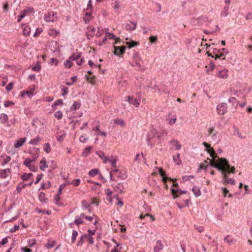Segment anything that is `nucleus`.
Listing matches in <instances>:
<instances>
[{
	"label": "nucleus",
	"instance_id": "nucleus-1",
	"mask_svg": "<svg viewBox=\"0 0 252 252\" xmlns=\"http://www.w3.org/2000/svg\"><path fill=\"white\" fill-rule=\"evenodd\" d=\"M211 162V166L220 171L223 176V183L235 185V180L229 179L228 174L229 173H235V168L234 166H231L229 161L224 158H218L217 160L209 159Z\"/></svg>",
	"mask_w": 252,
	"mask_h": 252
},
{
	"label": "nucleus",
	"instance_id": "nucleus-2",
	"mask_svg": "<svg viewBox=\"0 0 252 252\" xmlns=\"http://www.w3.org/2000/svg\"><path fill=\"white\" fill-rule=\"evenodd\" d=\"M167 134V132L164 129H161L160 131H158L157 129L153 128L148 134L147 137V144L152 146L154 145L156 142V139L159 140L162 137L166 136Z\"/></svg>",
	"mask_w": 252,
	"mask_h": 252
},
{
	"label": "nucleus",
	"instance_id": "nucleus-3",
	"mask_svg": "<svg viewBox=\"0 0 252 252\" xmlns=\"http://www.w3.org/2000/svg\"><path fill=\"white\" fill-rule=\"evenodd\" d=\"M57 19V13L53 11L49 12L44 17V20L46 22H54Z\"/></svg>",
	"mask_w": 252,
	"mask_h": 252
},
{
	"label": "nucleus",
	"instance_id": "nucleus-4",
	"mask_svg": "<svg viewBox=\"0 0 252 252\" xmlns=\"http://www.w3.org/2000/svg\"><path fill=\"white\" fill-rule=\"evenodd\" d=\"M227 109V105L224 102L221 103L220 105H218L217 107L218 114L221 115H223L226 113Z\"/></svg>",
	"mask_w": 252,
	"mask_h": 252
},
{
	"label": "nucleus",
	"instance_id": "nucleus-5",
	"mask_svg": "<svg viewBox=\"0 0 252 252\" xmlns=\"http://www.w3.org/2000/svg\"><path fill=\"white\" fill-rule=\"evenodd\" d=\"M203 144L205 148H207V151L208 153L210 154L211 157L213 158H216L218 157V156L216 155L215 153L214 149L212 147H211L210 145H209V144L205 142H204L203 143Z\"/></svg>",
	"mask_w": 252,
	"mask_h": 252
},
{
	"label": "nucleus",
	"instance_id": "nucleus-6",
	"mask_svg": "<svg viewBox=\"0 0 252 252\" xmlns=\"http://www.w3.org/2000/svg\"><path fill=\"white\" fill-rule=\"evenodd\" d=\"M125 101L129 102L130 104H133L136 107H138L139 105V100L134 98L132 96H128L125 97Z\"/></svg>",
	"mask_w": 252,
	"mask_h": 252
},
{
	"label": "nucleus",
	"instance_id": "nucleus-7",
	"mask_svg": "<svg viewBox=\"0 0 252 252\" xmlns=\"http://www.w3.org/2000/svg\"><path fill=\"white\" fill-rule=\"evenodd\" d=\"M114 54L120 56L125 53L126 48L124 46L121 47L114 46Z\"/></svg>",
	"mask_w": 252,
	"mask_h": 252
},
{
	"label": "nucleus",
	"instance_id": "nucleus-8",
	"mask_svg": "<svg viewBox=\"0 0 252 252\" xmlns=\"http://www.w3.org/2000/svg\"><path fill=\"white\" fill-rule=\"evenodd\" d=\"M137 24L132 21H128L125 24V28L126 30L133 31L136 29Z\"/></svg>",
	"mask_w": 252,
	"mask_h": 252
},
{
	"label": "nucleus",
	"instance_id": "nucleus-9",
	"mask_svg": "<svg viewBox=\"0 0 252 252\" xmlns=\"http://www.w3.org/2000/svg\"><path fill=\"white\" fill-rule=\"evenodd\" d=\"M163 249V246L160 240H158L156 246L154 247V252H159Z\"/></svg>",
	"mask_w": 252,
	"mask_h": 252
},
{
	"label": "nucleus",
	"instance_id": "nucleus-10",
	"mask_svg": "<svg viewBox=\"0 0 252 252\" xmlns=\"http://www.w3.org/2000/svg\"><path fill=\"white\" fill-rule=\"evenodd\" d=\"M22 28L23 29V34L25 36H28L31 32L30 28L25 24H22Z\"/></svg>",
	"mask_w": 252,
	"mask_h": 252
},
{
	"label": "nucleus",
	"instance_id": "nucleus-11",
	"mask_svg": "<svg viewBox=\"0 0 252 252\" xmlns=\"http://www.w3.org/2000/svg\"><path fill=\"white\" fill-rule=\"evenodd\" d=\"M81 53L78 52L77 50H76V52L74 53L69 58V60L71 61H77L79 59L81 58Z\"/></svg>",
	"mask_w": 252,
	"mask_h": 252
},
{
	"label": "nucleus",
	"instance_id": "nucleus-12",
	"mask_svg": "<svg viewBox=\"0 0 252 252\" xmlns=\"http://www.w3.org/2000/svg\"><path fill=\"white\" fill-rule=\"evenodd\" d=\"M26 140V138H19L17 141L14 144V147L15 148H19L23 145L24 142Z\"/></svg>",
	"mask_w": 252,
	"mask_h": 252
},
{
	"label": "nucleus",
	"instance_id": "nucleus-13",
	"mask_svg": "<svg viewBox=\"0 0 252 252\" xmlns=\"http://www.w3.org/2000/svg\"><path fill=\"white\" fill-rule=\"evenodd\" d=\"M166 120L168 122V124L172 126L176 123L177 118H176V116H173V117H171V115L170 114H169L167 116Z\"/></svg>",
	"mask_w": 252,
	"mask_h": 252
},
{
	"label": "nucleus",
	"instance_id": "nucleus-14",
	"mask_svg": "<svg viewBox=\"0 0 252 252\" xmlns=\"http://www.w3.org/2000/svg\"><path fill=\"white\" fill-rule=\"evenodd\" d=\"M10 173V169L9 168L1 170L0 171V176L2 178H6Z\"/></svg>",
	"mask_w": 252,
	"mask_h": 252
},
{
	"label": "nucleus",
	"instance_id": "nucleus-15",
	"mask_svg": "<svg viewBox=\"0 0 252 252\" xmlns=\"http://www.w3.org/2000/svg\"><path fill=\"white\" fill-rule=\"evenodd\" d=\"M38 198L42 203H46L48 201V199L45 197V194L42 191L39 193Z\"/></svg>",
	"mask_w": 252,
	"mask_h": 252
},
{
	"label": "nucleus",
	"instance_id": "nucleus-16",
	"mask_svg": "<svg viewBox=\"0 0 252 252\" xmlns=\"http://www.w3.org/2000/svg\"><path fill=\"white\" fill-rule=\"evenodd\" d=\"M224 240L225 242L227 243L229 245L233 244L236 242V241L234 239L232 238L230 235H227L226 237H225Z\"/></svg>",
	"mask_w": 252,
	"mask_h": 252
},
{
	"label": "nucleus",
	"instance_id": "nucleus-17",
	"mask_svg": "<svg viewBox=\"0 0 252 252\" xmlns=\"http://www.w3.org/2000/svg\"><path fill=\"white\" fill-rule=\"evenodd\" d=\"M40 163L42 164L40 166V169L41 170L45 171V168H46L48 167V165L46 163V158H43L41 161H40Z\"/></svg>",
	"mask_w": 252,
	"mask_h": 252
},
{
	"label": "nucleus",
	"instance_id": "nucleus-18",
	"mask_svg": "<svg viewBox=\"0 0 252 252\" xmlns=\"http://www.w3.org/2000/svg\"><path fill=\"white\" fill-rule=\"evenodd\" d=\"M158 169L159 174L162 177V181L164 182H166L168 178L166 176L165 172L161 168H158Z\"/></svg>",
	"mask_w": 252,
	"mask_h": 252
},
{
	"label": "nucleus",
	"instance_id": "nucleus-19",
	"mask_svg": "<svg viewBox=\"0 0 252 252\" xmlns=\"http://www.w3.org/2000/svg\"><path fill=\"white\" fill-rule=\"evenodd\" d=\"M81 105V103L80 101H74L73 105L70 107V110L71 111H75L78 109Z\"/></svg>",
	"mask_w": 252,
	"mask_h": 252
},
{
	"label": "nucleus",
	"instance_id": "nucleus-20",
	"mask_svg": "<svg viewBox=\"0 0 252 252\" xmlns=\"http://www.w3.org/2000/svg\"><path fill=\"white\" fill-rule=\"evenodd\" d=\"M218 76L220 78H225L227 77V70H222L218 73Z\"/></svg>",
	"mask_w": 252,
	"mask_h": 252
},
{
	"label": "nucleus",
	"instance_id": "nucleus-21",
	"mask_svg": "<svg viewBox=\"0 0 252 252\" xmlns=\"http://www.w3.org/2000/svg\"><path fill=\"white\" fill-rule=\"evenodd\" d=\"M229 102L231 103L235 108H237L239 104V101L236 100V98L234 97L229 98Z\"/></svg>",
	"mask_w": 252,
	"mask_h": 252
},
{
	"label": "nucleus",
	"instance_id": "nucleus-22",
	"mask_svg": "<svg viewBox=\"0 0 252 252\" xmlns=\"http://www.w3.org/2000/svg\"><path fill=\"white\" fill-rule=\"evenodd\" d=\"M0 121L1 123H5L8 121V116L4 113H1L0 114Z\"/></svg>",
	"mask_w": 252,
	"mask_h": 252
},
{
	"label": "nucleus",
	"instance_id": "nucleus-23",
	"mask_svg": "<svg viewBox=\"0 0 252 252\" xmlns=\"http://www.w3.org/2000/svg\"><path fill=\"white\" fill-rule=\"evenodd\" d=\"M26 95H27L29 97H30L33 95V93H32V92H30V91H25L21 92L20 96L24 98Z\"/></svg>",
	"mask_w": 252,
	"mask_h": 252
},
{
	"label": "nucleus",
	"instance_id": "nucleus-24",
	"mask_svg": "<svg viewBox=\"0 0 252 252\" xmlns=\"http://www.w3.org/2000/svg\"><path fill=\"white\" fill-rule=\"evenodd\" d=\"M98 173L99 170L98 169H93L89 171L88 175L90 177H93L98 174Z\"/></svg>",
	"mask_w": 252,
	"mask_h": 252
},
{
	"label": "nucleus",
	"instance_id": "nucleus-25",
	"mask_svg": "<svg viewBox=\"0 0 252 252\" xmlns=\"http://www.w3.org/2000/svg\"><path fill=\"white\" fill-rule=\"evenodd\" d=\"M192 191L196 197H198L201 194L200 190L197 187H194L192 189Z\"/></svg>",
	"mask_w": 252,
	"mask_h": 252
},
{
	"label": "nucleus",
	"instance_id": "nucleus-26",
	"mask_svg": "<svg viewBox=\"0 0 252 252\" xmlns=\"http://www.w3.org/2000/svg\"><path fill=\"white\" fill-rule=\"evenodd\" d=\"M220 50H218L217 49H214L213 51V54H215V56L214 57L215 58V60H217V59H220L221 57L223 56V53L222 52H221L220 54H218L217 53L219 52Z\"/></svg>",
	"mask_w": 252,
	"mask_h": 252
},
{
	"label": "nucleus",
	"instance_id": "nucleus-27",
	"mask_svg": "<svg viewBox=\"0 0 252 252\" xmlns=\"http://www.w3.org/2000/svg\"><path fill=\"white\" fill-rule=\"evenodd\" d=\"M106 34L107 37H108L110 39H114L116 40L115 44H116L118 42V40H120L119 38H116V36L113 33L108 32Z\"/></svg>",
	"mask_w": 252,
	"mask_h": 252
},
{
	"label": "nucleus",
	"instance_id": "nucleus-28",
	"mask_svg": "<svg viewBox=\"0 0 252 252\" xmlns=\"http://www.w3.org/2000/svg\"><path fill=\"white\" fill-rule=\"evenodd\" d=\"M63 104V100L61 99L57 100L52 105V107L54 109H56V106L59 105H62Z\"/></svg>",
	"mask_w": 252,
	"mask_h": 252
},
{
	"label": "nucleus",
	"instance_id": "nucleus-29",
	"mask_svg": "<svg viewBox=\"0 0 252 252\" xmlns=\"http://www.w3.org/2000/svg\"><path fill=\"white\" fill-rule=\"evenodd\" d=\"M175 143V149L176 150H179L181 148V144H179L177 140H172L170 141V143L171 144L172 143Z\"/></svg>",
	"mask_w": 252,
	"mask_h": 252
},
{
	"label": "nucleus",
	"instance_id": "nucleus-30",
	"mask_svg": "<svg viewBox=\"0 0 252 252\" xmlns=\"http://www.w3.org/2000/svg\"><path fill=\"white\" fill-rule=\"evenodd\" d=\"M84 222V221L82 220L81 219H80V217H79V216H76L75 217V219L74 221V223L76 224L77 225H80V224H82Z\"/></svg>",
	"mask_w": 252,
	"mask_h": 252
},
{
	"label": "nucleus",
	"instance_id": "nucleus-31",
	"mask_svg": "<svg viewBox=\"0 0 252 252\" xmlns=\"http://www.w3.org/2000/svg\"><path fill=\"white\" fill-rule=\"evenodd\" d=\"M180 155L177 154L176 156H173V158L175 162H176V164L179 165L181 163V160L179 159Z\"/></svg>",
	"mask_w": 252,
	"mask_h": 252
},
{
	"label": "nucleus",
	"instance_id": "nucleus-32",
	"mask_svg": "<svg viewBox=\"0 0 252 252\" xmlns=\"http://www.w3.org/2000/svg\"><path fill=\"white\" fill-rule=\"evenodd\" d=\"M39 140L40 137L39 136H37L36 138L31 139L29 143L32 145H36L39 142Z\"/></svg>",
	"mask_w": 252,
	"mask_h": 252
},
{
	"label": "nucleus",
	"instance_id": "nucleus-33",
	"mask_svg": "<svg viewBox=\"0 0 252 252\" xmlns=\"http://www.w3.org/2000/svg\"><path fill=\"white\" fill-rule=\"evenodd\" d=\"M78 235V232L76 230H73L71 237V242L73 243L75 242L76 237Z\"/></svg>",
	"mask_w": 252,
	"mask_h": 252
},
{
	"label": "nucleus",
	"instance_id": "nucleus-34",
	"mask_svg": "<svg viewBox=\"0 0 252 252\" xmlns=\"http://www.w3.org/2000/svg\"><path fill=\"white\" fill-rule=\"evenodd\" d=\"M44 150L48 154L51 151L50 145L49 143L44 144Z\"/></svg>",
	"mask_w": 252,
	"mask_h": 252
},
{
	"label": "nucleus",
	"instance_id": "nucleus-35",
	"mask_svg": "<svg viewBox=\"0 0 252 252\" xmlns=\"http://www.w3.org/2000/svg\"><path fill=\"white\" fill-rule=\"evenodd\" d=\"M86 237H87V234H83L81 236V238H80V240L78 241L77 246H82L83 242L84 239H86Z\"/></svg>",
	"mask_w": 252,
	"mask_h": 252
},
{
	"label": "nucleus",
	"instance_id": "nucleus-36",
	"mask_svg": "<svg viewBox=\"0 0 252 252\" xmlns=\"http://www.w3.org/2000/svg\"><path fill=\"white\" fill-rule=\"evenodd\" d=\"M54 116L58 120H60L63 117L62 112L60 110L58 111L55 113Z\"/></svg>",
	"mask_w": 252,
	"mask_h": 252
},
{
	"label": "nucleus",
	"instance_id": "nucleus-37",
	"mask_svg": "<svg viewBox=\"0 0 252 252\" xmlns=\"http://www.w3.org/2000/svg\"><path fill=\"white\" fill-rule=\"evenodd\" d=\"M26 14L23 12L22 10L20 11L19 15H18V18L17 19L18 22H20L23 18H24L26 16Z\"/></svg>",
	"mask_w": 252,
	"mask_h": 252
},
{
	"label": "nucleus",
	"instance_id": "nucleus-38",
	"mask_svg": "<svg viewBox=\"0 0 252 252\" xmlns=\"http://www.w3.org/2000/svg\"><path fill=\"white\" fill-rule=\"evenodd\" d=\"M26 186H27L26 184L21 183L16 188L17 192H20Z\"/></svg>",
	"mask_w": 252,
	"mask_h": 252
},
{
	"label": "nucleus",
	"instance_id": "nucleus-39",
	"mask_svg": "<svg viewBox=\"0 0 252 252\" xmlns=\"http://www.w3.org/2000/svg\"><path fill=\"white\" fill-rule=\"evenodd\" d=\"M68 184H71L73 185L75 187L78 186L80 184V180L79 179H76L73 180L71 183H68Z\"/></svg>",
	"mask_w": 252,
	"mask_h": 252
},
{
	"label": "nucleus",
	"instance_id": "nucleus-40",
	"mask_svg": "<svg viewBox=\"0 0 252 252\" xmlns=\"http://www.w3.org/2000/svg\"><path fill=\"white\" fill-rule=\"evenodd\" d=\"M71 60H66L64 62V66L68 68H70L72 66V63L70 61Z\"/></svg>",
	"mask_w": 252,
	"mask_h": 252
},
{
	"label": "nucleus",
	"instance_id": "nucleus-41",
	"mask_svg": "<svg viewBox=\"0 0 252 252\" xmlns=\"http://www.w3.org/2000/svg\"><path fill=\"white\" fill-rule=\"evenodd\" d=\"M10 160L11 157L10 156H5L2 159V165L7 164Z\"/></svg>",
	"mask_w": 252,
	"mask_h": 252
},
{
	"label": "nucleus",
	"instance_id": "nucleus-42",
	"mask_svg": "<svg viewBox=\"0 0 252 252\" xmlns=\"http://www.w3.org/2000/svg\"><path fill=\"white\" fill-rule=\"evenodd\" d=\"M126 44L128 46L129 48H132L138 45V43L135 41L127 42Z\"/></svg>",
	"mask_w": 252,
	"mask_h": 252
},
{
	"label": "nucleus",
	"instance_id": "nucleus-43",
	"mask_svg": "<svg viewBox=\"0 0 252 252\" xmlns=\"http://www.w3.org/2000/svg\"><path fill=\"white\" fill-rule=\"evenodd\" d=\"M51 186V183L50 181H48V183H47V185L46 186V185L43 184V183H42L41 184V187H40V188L39 189H46L47 188H50Z\"/></svg>",
	"mask_w": 252,
	"mask_h": 252
},
{
	"label": "nucleus",
	"instance_id": "nucleus-44",
	"mask_svg": "<svg viewBox=\"0 0 252 252\" xmlns=\"http://www.w3.org/2000/svg\"><path fill=\"white\" fill-rule=\"evenodd\" d=\"M91 150V147H88L86 148L85 149V150L83 151V155L85 157H87L90 154Z\"/></svg>",
	"mask_w": 252,
	"mask_h": 252
},
{
	"label": "nucleus",
	"instance_id": "nucleus-45",
	"mask_svg": "<svg viewBox=\"0 0 252 252\" xmlns=\"http://www.w3.org/2000/svg\"><path fill=\"white\" fill-rule=\"evenodd\" d=\"M32 162V160H31V159L29 158H27L25 159V161H24V164L26 166L28 167L29 165H31V163Z\"/></svg>",
	"mask_w": 252,
	"mask_h": 252
},
{
	"label": "nucleus",
	"instance_id": "nucleus-46",
	"mask_svg": "<svg viewBox=\"0 0 252 252\" xmlns=\"http://www.w3.org/2000/svg\"><path fill=\"white\" fill-rule=\"evenodd\" d=\"M28 168L29 169L32 171H33V172H36L38 170V167L37 166H35L34 165H29V166H28Z\"/></svg>",
	"mask_w": 252,
	"mask_h": 252
},
{
	"label": "nucleus",
	"instance_id": "nucleus-47",
	"mask_svg": "<svg viewBox=\"0 0 252 252\" xmlns=\"http://www.w3.org/2000/svg\"><path fill=\"white\" fill-rule=\"evenodd\" d=\"M86 239H87V241L90 244H93L94 243V238L92 236H88L87 234V237H86Z\"/></svg>",
	"mask_w": 252,
	"mask_h": 252
},
{
	"label": "nucleus",
	"instance_id": "nucleus-48",
	"mask_svg": "<svg viewBox=\"0 0 252 252\" xmlns=\"http://www.w3.org/2000/svg\"><path fill=\"white\" fill-rule=\"evenodd\" d=\"M13 83L12 82H10L6 87L5 89L8 92L10 91L13 88Z\"/></svg>",
	"mask_w": 252,
	"mask_h": 252
},
{
	"label": "nucleus",
	"instance_id": "nucleus-49",
	"mask_svg": "<svg viewBox=\"0 0 252 252\" xmlns=\"http://www.w3.org/2000/svg\"><path fill=\"white\" fill-rule=\"evenodd\" d=\"M115 123L116 125H121L122 126H124V121L122 119H115Z\"/></svg>",
	"mask_w": 252,
	"mask_h": 252
},
{
	"label": "nucleus",
	"instance_id": "nucleus-50",
	"mask_svg": "<svg viewBox=\"0 0 252 252\" xmlns=\"http://www.w3.org/2000/svg\"><path fill=\"white\" fill-rule=\"evenodd\" d=\"M50 63L51 64H55V65H57L59 63V61L57 59L51 58L50 59Z\"/></svg>",
	"mask_w": 252,
	"mask_h": 252
},
{
	"label": "nucleus",
	"instance_id": "nucleus-51",
	"mask_svg": "<svg viewBox=\"0 0 252 252\" xmlns=\"http://www.w3.org/2000/svg\"><path fill=\"white\" fill-rule=\"evenodd\" d=\"M145 217H150L151 219V220L152 221H154L155 220V219H154V217L151 215H150V214H146L145 215H141L139 217V218L141 219H142L143 218H144Z\"/></svg>",
	"mask_w": 252,
	"mask_h": 252
},
{
	"label": "nucleus",
	"instance_id": "nucleus-52",
	"mask_svg": "<svg viewBox=\"0 0 252 252\" xmlns=\"http://www.w3.org/2000/svg\"><path fill=\"white\" fill-rule=\"evenodd\" d=\"M36 243V240L35 239H32L30 240L28 242V245L30 247H33Z\"/></svg>",
	"mask_w": 252,
	"mask_h": 252
},
{
	"label": "nucleus",
	"instance_id": "nucleus-53",
	"mask_svg": "<svg viewBox=\"0 0 252 252\" xmlns=\"http://www.w3.org/2000/svg\"><path fill=\"white\" fill-rule=\"evenodd\" d=\"M24 13L26 15V13H31L33 12V9L31 7H28L27 9H25L23 10H22Z\"/></svg>",
	"mask_w": 252,
	"mask_h": 252
},
{
	"label": "nucleus",
	"instance_id": "nucleus-54",
	"mask_svg": "<svg viewBox=\"0 0 252 252\" xmlns=\"http://www.w3.org/2000/svg\"><path fill=\"white\" fill-rule=\"evenodd\" d=\"M14 104V103L11 101H6L4 102V105L5 107H8L10 106L11 105H13Z\"/></svg>",
	"mask_w": 252,
	"mask_h": 252
},
{
	"label": "nucleus",
	"instance_id": "nucleus-55",
	"mask_svg": "<svg viewBox=\"0 0 252 252\" xmlns=\"http://www.w3.org/2000/svg\"><path fill=\"white\" fill-rule=\"evenodd\" d=\"M41 69V66L38 63L37 64H36L33 67H32V69L34 70V71H38L40 70Z\"/></svg>",
	"mask_w": 252,
	"mask_h": 252
},
{
	"label": "nucleus",
	"instance_id": "nucleus-56",
	"mask_svg": "<svg viewBox=\"0 0 252 252\" xmlns=\"http://www.w3.org/2000/svg\"><path fill=\"white\" fill-rule=\"evenodd\" d=\"M100 157L103 160V162L105 163H106L108 161H109V159H108V158L104 155L103 154L102 155H100Z\"/></svg>",
	"mask_w": 252,
	"mask_h": 252
},
{
	"label": "nucleus",
	"instance_id": "nucleus-57",
	"mask_svg": "<svg viewBox=\"0 0 252 252\" xmlns=\"http://www.w3.org/2000/svg\"><path fill=\"white\" fill-rule=\"evenodd\" d=\"M3 9L4 12H7L9 9V4L7 2H4L3 5Z\"/></svg>",
	"mask_w": 252,
	"mask_h": 252
},
{
	"label": "nucleus",
	"instance_id": "nucleus-58",
	"mask_svg": "<svg viewBox=\"0 0 252 252\" xmlns=\"http://www.w3.org/2000/svg\"><path fill=\"white\" fill-rule=\"evenodd\" d=\"M151 43L156 42L157 40V37L156 36H151L149 38Z\"/></svg>",
	"mask_w": 252,
	"mask_h": 252
},
{
	"label": "nucleus",
	"instance_id": "nucleus-59",
	"mask_svg": "<svg viewBox=\"0 0 252 252\" xmlns=\"http://www.w3.org/2000/svg\"><path fill=\"white\" fill-rule=\"evenodd\" d=\"M43 176V174L41 173L39 174H38L36 177V179L35 181L34 182V184H37L41 179L42 177Z\"/></svg>",
	"mask_w": 252,
	"mask_h": 252
},
{
	"label": "nucleus",
	"instance_id": "nucleus-60",
	"mask_svg": "<svg viewBox=\"0 0 252 252\" xmlns=\"http://www.w3.org/2000/svg\"><path fill=\"white\" fill-rule=\"evenodd\" d=\"M194 227L199 232H202L204 231V228L202 226L194 225Z\"/></svg>",
	"mask_w": 252,
	"mask_h": 252
},
{
	"label": "nucleus",
	"instance_id": "nucleus-61",
	"mask_svg": "<svg viewBox=\"0 0 252 252\" xmlns=\"http://www.w3.org/2000/svg\"><path fill=\"white\" fill-rule=\"evenodd\" d=\"M42 30H41V29L37 28L33 36L34 37L38 36L42 32Z\"/></svg>",
	"mask_w": 252,
	"mask_h": 252
},
{
	"label": "nucleus",
	"instance_id": "nucleus-62",
	"mask_svg": "<svg viewBox=\"0 0 252 252\" xmlns=\"http://www.w3.org/2000/svg\"><path fill=\"white\" fill-rule=\"evenodd\" d=\"M194 178L193 176L189 175V176H185L183 177V180L184 181H186L187 180H189L191 179H193Z\"/></svg>",
	"mask_w": 252,
	"mask_h": 252
},
{
	"label": "nucleus",
	"instance_id": "nucleus-63",
	"mask_svg": "<svg viewBox=\"0 0 252 252\" xmlns=\"http://www.w3.org/2000/svg\"><path fill=\"white\" fill-rule=\"evenodd\" d=\"M105 192L108 196H109V197H111V195L112 194V191L110 189H105Z\"/></svg>",
	"mask_w": 252,
	"mask_h": 252
},
{
	"label": "nucleus",
	"instance_id": "nucleus-64",
	"mask_svg": "<svg viewBox=\"0 0 252 252\" xmlns=\"http://www.w3.org/2000/svg\"><path fill=\"white\" fill-rule=\"evenodd\" d=\"M87 137H86L85 135H82L79 138V141L80 142L82 143H84L87 140Z\"/></svg>",
	"mask_w": 252,
	"mask_h": 252
}]
</instances>
